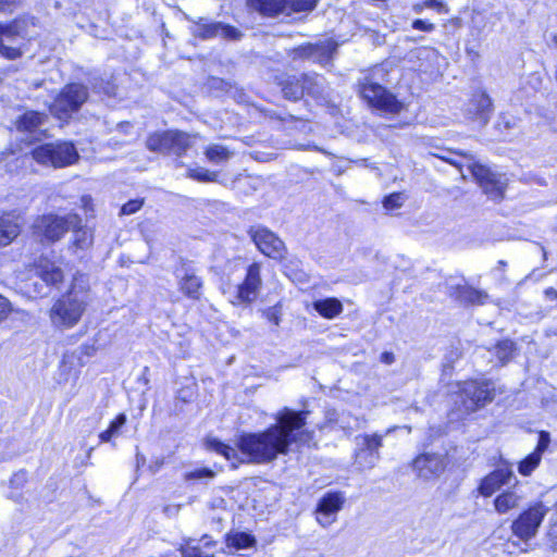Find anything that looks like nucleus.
<instances>
[{"instance_id":"f257e3e1","label":"nucleus","mask_w":557,"mask_h":557,"mask_svg":"<svg viewBox=\"0 0 557 557\" xmlns=\"http://www.w3.org/2000/svg\"><path fill=\"white\" fill-rule=\"evenodd\" d=\"M307 411L284 408L276 414V424L259 434H246V455L251 461L265 462L286 454L292 444H307L312 435L305 430Z\"/></svg>"},{"instance_id":"f03ea898","label":"nucleus","mask_w":557,"mask_h":557,"mask_svg":"<svg viewBox=\"0 0 557 557\" xmlns=\"http://www.w3.org/2000/svg\"><path fill=\"white\" fill-rule=\"evenodd\" d=\"M86 283L84 275L75 277L71 290L53 304L49 317L55 327L69 329L81 320L89 299Z\"/></svg>"},{"instance_id":"7ed1b4c3","label":"nucleus","mask_w":557,"mask_h":557,"mask_svg":"<svg viewBox=\"0 0 557 557\" xmlns=\"http://www.w3.org/2000/svg\"><path fill=\"white\" fill-rule=\"evenodd\" d=\"M278 85L283 96L294 101L299 100L306 94L319 98L324 91V78L317 74L286 75L280 78Z\"/></svg>"},{"instance_id":"20e7f679","label":"nucleus","mask_w":557,"mask_h":557,"mask_svg":"<svg viewBox=\"0 0 557 557\" xmlns=\"http://www.w3.org/2000/svg\"><path fill=\"white\" fill-rule=\"evenodd\" d=\"M35 161L54 169L75 163L79 156L75 146L70 141H57L36 147L32 151Z\"/></svg>"},{"instance_id":"39448f33","label":"nucleus","mask_w":557,"mask_h":557,"mask_svg":"<svg viewBox=\"0 0 557 557\" xmlns=\"http://www.w3.org/2000/svg\"><path fill=\"white\" fill-rule=\"evenodd\" d=\"M193 136L178 129H169L150 134L146 147L162 154L182 156L191 145Z\"/></svg>"},{"instance_id":"423d86ee","label":"nucleus","mask_w":557,"mask_h":557,"mask_svg":"<svg viewBox=\"0 0 557 557\" xmlns=\"http://www.w3.org/2000/svg\"><path fill=\"white\" fill-rule=\"evenodd\" d=\"M82 220L77 214L58 216L53 214L42 215L33 224L34 234L50 243L59 240L70 228H76Z\"/></svg>"},{"instance_id":"0eeeda50","label":"nucleus","mask_w":557,"mask_h":557,"mask_svg":"<svg viewBox=\"0 0 557 557\" xmlns=\"http://www.w3.org/2000/svg\"><path fill=\"white\" fill-rule=\"evenodd\" d=\"M88 98V89L82 84H69L63 87L50 107L51 113L59 120H67L77 112Z\"/></svg>"},{"instance_id":"6e6552de","label":"nucleus","mask_w":557,"mask_h":557,"mask_svg":"<svg viewBox=\"0 0 557 557\" xmlns=\"http://www.w3.org/2000/svg\"><path fill=\"white\" fill-rule=\"evenodd\" d=\"M28 21L24 17L0 23V54L9 60L22 55L21 42L27 35Z\"/></svg>"},{"instance_id":"1a4fd4ad","label":"nucleus","mask_w":557,"mask_h":557,"mask_svg":"<svg viewBox=\"0 0 557 557\" xmlns=\"http://www.w3.org/2000/svg\"><path fill=\"white\" fill-rule=\"evenodd\" d=\"M360 95L371 107L383 112L398 113L403 109L401 102L394 95L368 76L361 83Z\"/></svg>"},{"instance_id":"9d476101","label":"nucleus","mask_w":557,"mask_h":557,"mask_svg":"<svg viewBox=\"0 0 557 557\" xmlns=\"http://www.w3.org/2000/svg\"><path fill=\"white\" fill-rule=\"evenodd\" d=\"M251 240L258 250L264 256L283 260L287 255V248L284 242L271 230L264 226H251L248 231Z\"/></svg>"},{"instance_id":"9b49d317","label":"nucleus","mask_w":557,"mask_h":557,"mask_svg":"<svg viewBox=\"0 0 557 557\" xmlns=\"http://www.w3.org/2000/svg\"><path fill=\"white\" fill-rule=\"evenodd\" d=\"M356 442V466L361 470L373 469L381 458L380 448L383 446V436L379 434H364L357 436Z\"/></svg>"},{"instance_id":"f8f14e48","label":"nucleus","mask_w":557,"mask_h":557,"mask_svg":"<svg viewBox=\"0 0 557 557\" xmlns=\"http://www.w3.org/2000/svg\"><path fill=\"white\" fill-rule=\"evenodd\" d=\"M428 162L434 166L436 171L447 172L444 165L449 164L463 174L468 171L470 174H493L492 171L471 154L456 153L454 158L432 156L428 158Z\"/></svg>"},{"instance_id":"ddd939ff","label":"nucleus","mask_w":557,"mask_h":557,"mask_svg":"<svg viewBox=\"0 0 557 557\" xmlns=\"http://www.w3.org/2000/svg\"><path fill=\"white\" fill-rule=\"evenodd\" d=\"M493 388L487 382H466L460 392L461 404L466 412H473L493 400Z\"/></svg>"},{"instance_id":"4468645a","label":"nucleus","mask_w":557,"mask_h":557,"mask_svg":"<svg viewBox=\"0 0 557 557\" xmlns=\"http://www.w3.org/2000/svg\"><path fill=\"white\" fill-rule=\"evenodd\" d=\"M548 510V507L544 506L542 503L535 504L513 521V533L520 539L534 536Z\"/></svg>"},{"instance_id":"2eb2a0df","label":"nucleus","mask_w":557,"mask_h":557,"mask_svg":"<svg viewBox=\"0 0 557 557\" xmlns=\"http://www.w3.org/2000/svg\"><path fill=\"white\" fill-rule=\"evenodd\" d=\"M345 497L339 492H329L323 495L318 502L315 509V519L323 528L332 525L336 519L337 513L343 508Z\"/></svg>"},{"instance_id":"dca6fc26","label":"nucleus","mask_w":557,"mask_h":557,"mask_svg":"<svg viewBox=\"0 0 557 557\" xmlns=\"http://www.w3.org/2000/svg\"><path fill=\"white\" fill-rule=\"evenodd\" d=\"M446 462L443 455L424 453L414 458L413 471L425 481L438 478L445 470Z\"/></svg>"},{"instance_id":"f3484780","label":"nucleus","mask_w":557,"mask_h":557,"mask_svg":"<svg viewBox=\"0 0 557 557\" xmlns=\"http://www.w3.org/2000/svg\"><path fill=\"white\" fill-rule=\"evenodd\" d=\"M191 33L194 36L199 37L201 39H210L218 36H221L226 39H239L240 32L233 26L225 25L221 22H206L201 18L197 22L193 28Z\"/></svg>"},{"instance_id":"a211bd4d","label":"nucleus","mask_w":557,"mask_h":557,"mask_svg":"<svg viewBox=\"0 0 557 557\" xmlns=\"http://www.w3.org/2000/svg\"><path fill=\"white\" fill-rule=\"evenodd\" d=\"M512 479L513 471L511 466L504 463L481 480L479 493L485 497H488L498 491L503 485L510 484Z\"/></svg>"},{"instance_id":"6ab92c4d","label":"nucleus","mask_w":557,"mask_h":557,"mask_svg":"<svg viewBox=\"0 0 557 557\" xmlns=\"http://www.w3.org/2000/svg\"><path fill=\"white\" fill-rule=\"evenodd\" d=\"M494 107L491 97L484 90L473 92L468 103V114L481 125H486L491 119Z\"/></svg>"},{"instance_id":"aec40b11","label":"nucleus","mask_w":557,"mask_h":557,"mask_svg":"<svg viewBox=\"0 0 557 557\" xmlns=\"http://www.w3.org/2000/svg\"><path fill=\"white\" fill-rule=\"evenodd\" d=\"M335 47L332 42L300 46L293 50V58L309 59L313 62L323 63L331 59Z\"/></svg>"},{"instance_id":"412c9836","label":"nucleus","mask_w":557,"mask_h":557,"mask_svg":"<svg viewBox=\"0 0 557 557\" xmlns=\"http://www.w3.org/2000/svg\"><path fill=\"white\" fill-rule=\"evenodd\" d=\"M35 272L47 285L51 286H57L64 278L62 269L47 258L38 260Z\"/></svg>"},{"instance_id":"4be33fe9","label":"nucleus","mask_w":557,"mask_h":557,"mask_svg":"<svg viewBox=\"0 0 557 557\" xmlns=\"http://www.w3.org/2000/svg\"><path fill=\"white\" fill-rule=\"evenodd\" d=\"M483 193L492 200H499L504 197L506 183L496 176H472Z\"/></svg>"},{"instance_id":"5701e85b","label":"nucleus","mask_w":557,"mask_h":557,"mask_svg":"<svg viewBox=\"0 0 557 557\" xmlns=\"http://www.w3.org/2000/svg\"><path fill=\"white\" fill-rule=\"evenodd\" d=\"M21 233V225L11 214L0 216V247L11 244Z\"/></svg>"},{"instance_id":"b1692460","label":"nucleus","mask_w":557,"mask_h":557,"mask_svg":"<svg viewBox=\"0 0 557 557\" xmlns=\"http://www.w3.org/2000/svg\"><path fill=\"white\" fill-rule=\"evenodd\" d=\"M249 5L269 16L287 14L288 11V0H249Z\"/></svg>"},{"instance_id":"393cba45","label":"nucleus","mask_w":557,"mask_h":557,"mask_svg":"<svg viewBox=\"0 0 557 557\" xmlns=\"http://www.w3.org/2000/svg\"><path fill=\"white\" fill-rule=\"evenodd\" d=\"M47 115L37 111H27L16 121V128L20 132L35 133L46 122Z\"/></svg>"},{"instance_id":"a878e982","label":"nucleus","mask_w":557,"mask_h":557,"mask_svg":"<svg viewBox=\"0 0 557 557\" xmlns=\"http://www.w3.org/2000/svg\"><path fill=\"white\" fill-rule=\"evenodd\" d=\"M261 286L260 264L252 263L246 273V302L257 298L258 290Z\"/></svg>"},{"instance_id":"bb28decb","label":"nucleus","mask_w":557,"mask_h":557,"mask_svg":"<svg viewBox=\"0 0 557 557\" xmlns=\"http://www.w3.org/2000/svg\"><path fill=\"white\" fill-rule=\"evenodd\" d=\"M313 308L325 319H334L343 312V304L337 298L315 300Z\"/></svg>"},{"instance_id":"cd10ccee","label":"nucleus","mask_w":557,"mask_h":557,"mask_svg":"<svg viewBox=\"0 0 557 557\" xmlns=\"http://www.w3.org/2000/svg\"><path fill=\"white\" fill-rule=\"evenodd\" d=\"M521 500L522 497L515 491H506L495 498L494 507L498 513L504 515L509 510L517 508Z\"/></svg>"},{"instance_id":"c85d7f7f","label":"nucleus","mask_w":557,"mask_h":557,"mask_svg":"<svg viewBox=\"0 0 557 557\" xmlns=\"http://www.w3.org/2000/svg\"><path fill=\"white\" fill-rule=\"evenodd\" d=\"M206 447L210 450H214L223 455L227 460L232 461V466L234 468H237L238 463L242 462V460L237 458L236 449L234 447H231L230 445L222 443L218 438H207Z\"/></svg>"},{"instance_id":"c756f323","label":"nucleus","mask_w":557,"mask_h":557,"mask_svg":"<svg viewBox=\"0 0 557 557\" xmlns=\"http://www.w3.org/2000/svg\"><path fill=\"white\" fill-rule=\"evenodd\" d=\"M127 418L124 413H120L111 421L109 428L99 434L101 443H110L112 438L119 436L123 426L126 424Z\"/></svg>"},{"instance_id":"7c9ffc66","label":"nucleus","mask_w":557,"mask_h":557,"mask_svg":"<svg viewBox=\"0 0 557 557\" xmlns=\"http://www.w3.org/2000/svg\"><path fill=\"white\" fill-rule=\"evenodd\" d=\"M201 287V281L198 276L194 274H185L180 281L181 290L188 297L198 299L199 298V289Z\"/></svg>"},{"instance_id":"2f4dec72","label":"nucleus","mask_w":557,"mask_h":557,"mask_svg":"<svg viewBox=\"0 0 557 557\" xmlns=\"http://www.w3.org/2000/svg\"><path fill=\"white\" fill-rule=\"evenodd\" d=\"M277 120L282 123L283 128L287 131L288 134H294L296 132L306 133L309 127L307 120L296 117L290 114L277 116Z\"/></svg>"},{"instance_id":"473e14b6","label":"nucleus","mask_w":557,"mask_h":557,"mask_svg":"<svg viewBox=\"0 0 557 557\" xmlns=\"http://www.w3.org/2000/svg\"><path fill=\"white\" fill-rule=\"evenodd\" d=\"M205 156L210 162L219 164L228 160V158L232 156V152L226 147L214 144L206 148Z\"/></svg>"},{"instance_id":"72a5a7b5","label":"nucleus","mask_w":557,"mask_h":557,"mask_svg":"<svg viewBox=\"0 0 557 557\" xmlns=\"http://www.w3.org/2000/svg\"><path fill=\"white\" fill-rule=\"evenodd\" d=\"M407 199L408 196L405 193H392L383 198L382 206L386 213H392L400 209Z\"/></svg>"},{"instance_id":"f704fd0d","label":"nucleus","mask_w":557,"mask_h":557,"mask_svg":"<svg viewBox=\"0 0 557 557\" xmlns=\"http://www.w3.org/2000/svg\"><path fill=\"white\" fill-rule=\"evenodd\" d=\"M515 344L511 341H502L494 347V355L497 357L502 364L508 362L513 355Z\"/></svg>"},{"instance_id":"c9c22d12","label":"nucleus","mask_w":557,"mask_h":557,"mask_svg":"<svg viewBox=\"0 0 557 557\" xmlns=\"http://www.w3.org/2000/svg\"><path fill=\"white\" fill-rule=\"evenodd\" d=\"M74 231L73 245L78 249H87L92 244V234L89 230L81 227V224Z\"/></svg>"},{"instance_id":"e433bc0d","label":"nucleus","mask_w":557,"mask_h":557,"mask_svg":"<svg viewBox=\"0 0 557 557\" xmlns=\"http://www.w3.org/2000/svg\"><path fill=\"white\" fill-rule=\"evenodd\" d=\"M542 456L539 451H533L529 456H527L518 465V471L522 475H530L533 470L540 465Z\"/></svg>"},{"instance_id":"4c0bfd02","label":"nucleus","mask_w":557,"mask_h":557,"mask_svg":"<svg viewBox=\"0 0 557 557\" xmlns=\"http://www.w3.org/2000/svg\"><path fill=\"white\" fill-rule=\"evenodd\" d=\"M460 296L463 300L470 302V304H483L484 300L487 298V294L478 289H474L472 287H463Z\"/></svg>"},{"instance_id":"58836bf2","label":"nucleus","mask_w":557,"mask_h":557,"mask_svg":"<svg viewBox=\"0 0 557 557\" xmlns=\"http://www.w3.org/2000/svg\"><path fill=\"white\" fill-rule=\"evenodd\" d=\"M94 90L97 92H102L107 96L115 95V85L110 81H104L103 78L95 77L91 82Z\"/></svg>"},{"instance_id":"ea45409f","label":"nucleus","mask_w":557,"mask_h":557,"mask_svg":"<svg viewBox=\"0 0 557 557\" xmlns=\"http://www.w3.org/2000/svg\"><path fill=\"white\" fill-rule=\"evenodd\" d=\"M317 4V0H288V11L290 12H306L311 11Z\"/></svg>"},{"instance_id":"a19ab883","label":"nucleus","mask_w":557,"mask_h":557,"mask_svg":"<svg viewBox=\"0 0 557 557\" xmlns=\"http://www.w3.org/2000/svg\"><path fill=\"white\" fill-rule=\"evenodd\" d=\"M214 472L209 468L196 469L184 474L185 481L212 479Z\"/></svg>"},{"instance_id":"79ce46f5","label":"nucleus","mask_w":557,"mask_h":557,"mask_svg":"<svg viewBox=\"0 0 557 557\" xmlns=\"http://www.w3.org/2000/svg\"><path fill=\"white\" fill-rule=\"evenodd\" d=\"M227 547L234 549L244 548V532L230 533L226 539Z\"/></svg>"},{"instance_id":"37998d69","label":"nucleus","mask_w":557,"mask_h":557,"mask_svg":"<svg viewBox=\"0 0 557 557\" xmlns=\"http://www.w3.org/2000/svg\"><path fill=\"white\" fill-rule=\"evenodd\" d=\"M338 420L337 425L344 431H351L358 426V420L351 419L348 413L342 412Z\"/></svg>"},{"instance_id":"c03bdc74","label":"nucleus","mask_w":557,"mask_h":557,"mask_svg":"<svg viewBox=\"0 0 557 557\" xmlns=\"http://www.w3.org/2000/svg\"><path fill=\"white\" fill-rule=\"evenodd\" d=\"M143 203H144L143 200H138V199L129 200L128 202H126L125 205L122 206L120 213L122 215L133 214L141 208Z\"/></svg>"},{"instance_id":"a18cd8bd","label":"nucleus","mask_w":557,"mask_h":557,"mask_svg":"<svg viewBox=\"0 0 557 557\" xmlns=\"http://www.w3.org/2000/svg\"><path fill=\"white\" fill-rule=\"evenodd\" d=\"M184 557H213L212 554H208L201 549L199 546H187L183 549Z\"/></svg>"},{"instance_id":"49530a36","label":"nucleus","mask_w":557,"mask_h":557,"mask_svg":"<svg viewBox=\"0 0 557 557\" xmlns=\"http://www.w3.org/2000/svg\"><path fill=\"white\" fill-rule=\"evenodd\" d=\"M423 8L434 9L438 12H441L444 9V5L442 2L437 0H426L423 4H417L413 7V10L416 13H421Z\"/></svg>"},{"instance_id":"de8ad7c7","label":"nucleus","mask_w":557,"mask_h":557,"mask_svg":"<svg viewBox=\"0 0 557 557\" xmlns=\"http://www.w3.org/2000/svg\"><path fill=\"white\" fill-rule=\"evenodd\" d=\"M265 318L275 325H278L281 318V308L278 306H273L264 311Z\"/></svg>"},{"instance_id":"09e8293b","label":"nucleus","mask_w":557,"mask_h":557,"mask_svg":"<svg viewBox=\"0 0 557 557\" xmlns=\"http://www.w3.org/2000/svg\"><path fill=\"white\" fill-rule=\"evenodd\" d=\"M515 121L512 119H509L505 115H500L497 123H496V128L500 132V133H504L510 128H512L515 126Z\"/></svg>"},{"instance_id":"8fccbe9b","label":"nucleus","mask_w":557,"mask_h":557,"mask_svg":"<svg viewBox=\"0 0 557 557\" xmlns=\"http://www.w3.org/2000/svg\"><path fill=\"white\" fill-rule=\"evenodd\" d=\"M26 482V473L25 472H17L13 474V476L10 479V485L12 487H22Z\"/></svg>"},{"instance_id":"3c124183","label":"nucleus","mask_w":557,"mask_h":557,"mask_svg":"<svg viewBox=\"0 0 557 557\" xmlns=\"http://www.w3.org/2000/svg\"><path fill=\"white\" fill-rule=\"evenodd\" d=\"M11 312L10 302L0 295V322L5 320Z\"/></svg>"},{"instance_id":"603ef678","label":"nucleus","mask_w":557,"mask_h":557,"mask_svg":"<svg viewBox=\"0 0 557 557\" xmlns=\"http://www.w3.org/2000/svg\"><path fill=\"white\" fill-rule=\"evenodd\" d=\"M412 27L414 29L422 30V32H432L434 29V24L428 23L426 21H423V20H416L412 23Z\"/></svg>"},{"instance_id":"864d4df0","label":"nucleus","mask_w":557,"mask_h":557,"mask_svg":"<svg viewBox=\"0 0 557 557\" xmlns=\"http://www.w3.org/2000/svg\"><path fill=\"white\" fill-rule=\"evenodd\" d=\"M548 443H549L548 434L542 432L540 435V441H539L537 446L534 451H539L540 455L542 456L543 451L547 448Z\"/></svg>"},{"instance_id":"5fc2aeb1","label":"nucleus","mask_w":557,"mask_h":557,"mask_svg":"<svg viewBox=\"0 0 557 557\" xmlns=\"http://www.w3.org/2000/svg\"><path fill=\"white\" fill-rule=\"evenodd\" d=\"M181 508L182 506L181 505H166L163 507V513L166 516V517H176L180 511H181Z\"/></svg>"},{"instance_id":"6e6d98bb","label":"nucleus","mask_w":557,"mask_h":557,"mask_svg":"<svg viewBox=\"0 0 557 557\" xmlns=\"http://www.w3.org/2000/svg\"><path fill=\"white\" fill-rule=\"evenodd\" d=\"M341 162H344V160H341ZM347 165L345 166H338V174L345 171H356L361 165L359 162H352V161H345Z\"/></svg>"},{"instance_id":"4d7b16f0","label":"nucleus","mask_w":557,"mask_h":557,"mask_svg":"<svg viewBox=\"0 0 557 557\" xmlns=\"http://www.w3.org/2000/svg\"><path fill=\"white\" fill-rule=\"evenodd\" d=\"M339 417H341V413L336 412L335 410L329 411L326 414L327 422L331 424H338Z\"/></svg>"},{"instance_id":"13d9d810","label":"nucleus","mask_w":557,"mask_h":557,"mask_svg":"<svg viewBox=\"0 0 557 557\" xmlns=\"http://www.w3.org/2000/svg\"><path fill=\"white\" fill-rule=\"evenodd\" d=\"M544 295L548 300H557V290L554 287L546 288Z\"/></svg>"},{"instance_id":"bf43d9fd","label":"nucleus","mask_w":557,"mask_h":557,"mask_svg":"<svg viewBox=\"0 0 557 557\" xmlns=\"http://www.w3.org/2000/svg\"><path fill=\"white\" fill-rule=\"evenodd\" d=\"M14 4L13 0H0V11L8 12L11 11V7Z\"/></svg>"},{"instance_id":"052dcab7","label":"nucleus","mask_w":557,"mask_h":557,"mask_svg":"<svg viewBox=\"0 0 557 557\" xmlns=\"http://www.w3.org/2000/svg\"><path fill=\"white\" fill-rule=\"evenodd\" d=\"M381 360L386 364H391L395 361V357L392 352H383L381 356Z\"/></svg>"},{"instance_id":"680f3d73","label":"nucleus","mask_w":557,"mask_h":557,"mask_svg":"<svg viewBox=\"0 0 557 557\" xmlns=\"http://www.w3.org/2000/svg\"><path fill=\"white\" fill-rule=\"evenodd\" d=\"M256 544V540L252 535L246 533V549L249 547H253Z\"/></svg>"},{"instance_id":"e2e57ef3","label":"nucleus","mask_w":557,"mask_h":557,"mask_svg":"<svg viewBox=\"0 0 557 557\" xmlns=\"http://www.w3.org/2000/svg\"><path fill=\"white\" fill-rule=\"evenodd\" d=\"M237 299L238 302H242L244 300V284L237 285Z\"/></svg>"},{"instance_id":"0e129e2a","label":"nucleus","mask_w":557,"mask_h":557,"mask_svg":"<svg viewBox=\"0 0 557 557\" xmlns=\"http://www.w3.org/2000/svg\"><path fill=\"white\" fill-rule=\"evenodd\" d=\"M237 447L240 453H244V436H240L237 442Z\"/></svg>"},{"instance_id":"69168bd1","label":"nucleus","mask_w":557,"mask_h":557,"mask_svg":"<svg viewBox=\"0 0 557 557\" xmlns=\"http://www.w3.org/2000/svg\"><path fill=\"white\" fill-rule=\"evenodd\" d=\"M196 178H198L199 181L201 182H209L211 181V177L210 176H207V175H203V176H195Z\"/></svg>"},{"instance_id":"338daca9","label":"nucleus","mask_w":557,"mask_h":557,"mask_svg":"<svg viewBox=\"0 0 557 557\" xmlns=\"http://www.w3.org/2000/svg\"><path fill=\"white\" fill-rule=\"evenodd\" d=\"M144 461H145L144 456H141V455H139V454H138V455H137V462L139 463V462H144Z\"/></svg>"},{"instance_id":"774afa93","label":"nucleus","mask_w":557,"mask_h":557,"mask_svg":"<svg viewBox=\"0 0 557 557\" xmlns=\"http://www.w3.org/2000/svg\"><path fill=\"white\" fill-rule=\"evenodd\" d=\"M498 264H499V267H503V268H504V267H506V262H505V261H503V260H500V261L498 262Z\"/></svg>"}]
</instances>
